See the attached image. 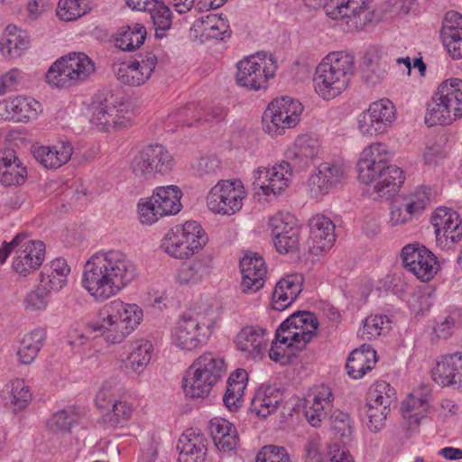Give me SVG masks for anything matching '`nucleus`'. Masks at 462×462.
<instances>
[{
    "mask_svg": "<svg viewBox=\"0 0 462 462\" xmlns=\"http://www.w3.org/2000/svg\"><path fill=\"white\" fill-rule=\"evenodd\" d=\"M135 265L121 250H99L84 263L81 286L93 299L101 303L116 297L135 278Z\"/></svg>",
    "mask_w": 462,
    "mask_h": 462,
    "instance_id": "nucleus-1",
    "label": "nucleus"
},
{
    "mask_svg": "<svg viewBox=\"0 0 462 462\" xmlns=\"http://www.w3.org/2000/svg\"><path fill=\"white\" fill-rule=\"evenodd\" d=\"M358 180L369 185L374 199H390L404 181L403 171L390 163V152L382 143H374L363 149L357 162Z\"/></svg>",
    "mask_w": 462,
    "mask_h": 462,
    "instance_id": "nucleus-2",
    "label": "nucleus"
},
{
    "mask_svg": "<svg viewBox=\"0 0 462 462\" xmlns=\"http://www.w3.org/2000/svg\"><path fill=\"white\" fill-rule=\"evenodd\" d=\"M143 319V309L135 304L113 300L103 305L97 317L87 324L89 332L103 338L108 346L123 343Z\"/></svg>",
    "mask_w": 462,
    "mask_h": 462,
    "instance_id": "nucleus-3",
    "label": "nucleus"
},
{
    "mask_svg": "<svg viewBox=\"0 0 462 462\" xmlns=\"http://www.w3.org/2000/svg\"><path fill=\"white\" fill-rule=\"evenodd\" d=\"M319 321L314 313L297 311L287 318L277 328L269 351V357L279 362L302 349L315 335Z\"/></svg>",
    "mask_w": 462,
    "mask_h": 462,
    "instance_id": "nucleus-4",
    "label": "nucleus"
},
{
    "mask_svg": "<svg viewBox=\"0 0 462 462\" xmlns=\"http://www.w3.org/2000/svg\"><path fill=\"white\" fill-rule=\"evenodd\" d=\"M353 74L354 59L351 55L343 51L330 52L316 67L314 90L324 100L333 99L347 88Z\"/></svg>",
    "mask_w": 462,
    "mask_h": 462,
    "instance_id": "nucleus-5",
    "label": "nucleus"
},
{
    "mask_svg": "<svg viewBox=\"0 0 462 462\" xmlns=\"http://www.w3.org/2000/svg\"><path fill=\"white\" fill-rule=\"evenodd\" d=\"M462 117V80H444L427 104L425 122L432 126L449 125Z\"/></svg>",
    "mask_w": 462,
    "mask_h": 462,
    "instance_id": "nucleus-6",
    "label": "nucleus"
},
{
    "mask_svg": "<svg viewBox=\"0 0 462 462\" xmlns=\"http://www.w3.org/2000/svg\"><path fill=\"white\" fill-rule=\"evenodd\" d=\"M208 235L197 221H186L167 231L161 248L169 256L187 260L198 254L208 243Z\"/></svg>",
    "mask_w": 462,
    "mask_h": 462,
    "instance_id": "nucleus-7",
    "label": "nucleus"
},
{
    "mask_svg": "<svg viewBox=\"0 0 462 462\" xmlns=\"http://www.w3.org/2000/svg\"><path fill=\"white\" fill-rule=\"evenodd\" d=\"M214 319L208 310L183 314L171 330V343L184 352L202 347L208 340L214 328Z\"/></svg>",
    "mask_w": 462,
    "mask_h": 462,
    "instance_id": "nucleus-8",
    "label": "nucleus"
},
{
    "mask_svg": "<svg viewBox=\"0 0 462 462\" xmlns=\"http://www.w3.org/2000/svg\"><path fill=\"white\" fill-rule=\"evenodd\" d=\"M309 5L322 6L326 14L346 24L349 31L362 30L375 15L373 0H305Z\"/></svg>",
    "mask_w": 462,
    "mask_h": 462,
    "instance_id": "nucleus-9",
    "label": "nucleus"
},
{
    "mask_svg": "<svg viewBox=\"0 0 462 462\" xmlns=\"http://www.w3.org/2000/svg\"><path fill=\"white\" fill-rule=\"evenodd\" d=\"M181 198L182 191L176 185L155 188L152 196L140 199L137 203L140 222L151 226L163 217L177 215L182 208Z\"/></svg>",
    "mask_w": 462,
    "mask_h": 462,
    "instance_id": "nucleus-10",
    "label": "nucleus"
},
{
    "mask_svg": "<svg viewBox=\"0 0 462 462\" xmlns=\"http://www.w3.org/2000/svg\"><path fill=\"white\" fill-rule=\"evenodd\" d=\"M95 70L90 58L83 52H71L58 59L48 69L46 80L59 88L85 81Z\"/></svg>",
    "mask_w": 462,
    "mask_h": 462,
    "instance_id": "nucleus-11",
    "label": "nucleus"
},
{
    "mask_svg": "<svg viewBox=\"0 0 462 462\" xmlns=\"http://www.w3.org/2000/svg\"><path fill=\"white\" fill-rule=\"evenodd\" d=\"M236 81L250 90L266 89L268 81L274 78L278 69L272 54L257 52L239 60L236 64Z\"/></svg>",
    "mask_w": 462,
    "mask_h": 462,
    "instance_id": "nucleus-12",
    "label": "nucleus"
},
{
    "mask_svg": "<svg viewBox=\"0 0 462 462\" xmlns=\"http://www.w3.org/2000/svg\"><path fill=\"white\" fill-rule=\"evenodd\" d=\"M246 198L247 191L240 180H221L209 189L206 202L212 213L233 216L242 209Z\"/></svg>",
    "mask_w": 462,
    "mask_h": 462,
    "instance_id": "nucleus-13",
    "label": "nucleus"
},
{
    "mask_svg": "<svg viewBox=\"0 0 462 462\" xmlns=\"http://www.w3.org/2000/svg\"><path fill=\"white\" fill-rule=\"evenodd\" d=\"M89 111V121L98 131H117L132 125V106L127 101L117 100L115 104L94 101Z\"/></svg>",
    "mask_w": 462,
    "mask_h": 462,
    "instance_id": "nucleus-14",
    "label": "nucleus"
},
{
    "mask_svg": "<svg viewBox=\"0 0 462 462\" xmlns=\"http://www.w3.org/2000/svg\"><path fill=\"white\" fill-rule=\"evenodd\" d=\"M14 255L12 270L21 277L35 273L45 260V244L41 240L30 239L24 234H17L12 240Z\"/></svg>",
    "mask_w": 462,
    "mask_h": 462,
    "instance_id": "nucleus-15",
    "label": "nucleus"
},
{
    "mask_svg": "<svg viewBox=\"0 0 462 462\" xmlns=\"http://www.w3.org/2000/svg\"><path fill=\"white\" fill-rule=\"evenodd\" d=\"M396 119L395 106L383 98L371 103L357 117V129L363 136L376 137L386 134Z\"/></svg>",
    "mask_w": 462,
    "mask_h": 462,
    "instance_id": "nucleus-16",
    "label": "nucleus"
},
{
    "mask_svg": "<svg viewBox=\"0 0 462 462\" xmlns=\"http://www.w3.org/2000/svg\"><path fill=\"white\" fill-rule=\"evenodd\" d=\"M175 165L172 154L162 145H149L140 151L131 162L134 174L139 178L148 180L155 174H166Z\"/></svg>",
    "mask_w": 462,
    "mask_h": 462,
    "instance_id": "nucleus-17",
    "label": "nucleus"
},
{
    "mask_svg": "<svg viewBox=\"0 0 462 462\" xmlns=\"http://www.w3.org/2000/svg\"><path fill=\"white\" fill-rule=\"evenodd\" d=\"M347 167L339 162H322L310 176L308 190L311 198L320 199L346 182Z\"/></svg>",
    "mask_w": 462,
    "mask_h": 462,
    "instance_id": "nucleus-18",
    "label": "nucleus"
},
{
    "mask_svg": "<svg viewBox=\"0 0 462 462\" xmlns=\"http://www.w3.org/2000/svg\"><path fill=\"white\" fill-rule=\"evenodd\" d=\"M404 268L419 280L429 282L437 274L439 263L435 254L420 244H410L402 250Z\"/></svg>",
    "mask_w": 462,
    "mask_h": 462,
    "instance_id": "nucleus-19",
    "label": "nucleus"
},
{
    "mask_svg": "<svg viewBox=\"0 0 462 462\" xmlns=\"http://www.w3.org/2000/svg\"><path fill=\"white\" fill-rule=\"evenodd\" d=\"M273 245L280 254H288L298 249L300 244V226L294 216L279 212L270 217Z\"/></svg>",
    "mask_w": 462,
    "mask_h": 462,
    "instance_id": "nucleus-20",
    "label": "nucleus"
},
{
    "mask_svg": "<svg viewBox=\"0 0 462 462\" xmlns=\"http://www.w3.org/2000/svg\"><path fill=\"white\" fill-rule=\"evenodd\" d=\"M438 245L450 249L462 239V218L450 208H438L431 216Z\"/></svg>",
    "mask_w": 462,
    "mask_h": 462,
    "instance_id": "nucleus-21",
    "label": "nucleus"
},
{
    "mask_svg": "<svg viewBox=\"0 0 462 462\" xmlns=\"http://www.w3.org/2000/svg\"><path fill=\"white\" fill-rule=\"evenodd\" d=\"M291 177V167L289 162L283 161L271 167H258L254 171V183L263 195L275 197L290 186Z\"/></svg>",
    "mask_w": 462,
    "mask_h": 462,
    "instance_id": "nucleus-22",
    "label": "nucleus"
},
{
    "mask_svg": "<svg viewBox=\"0 0 462 462\" xmlns=\"http://www.w3.org/2000/svg\"><path fill=\"white\" fill-rule=\"evenodd\" d=\"M42 113V105L26 95L11 96L0 100V120L29 123Z\"/></svg>",
    "mask_w": 462,
    "mask_h": 462,
    "instance_id": "nucleus-23",
    "label": "nucleus"
},
{
    "mask_svg": "<svg viewBox=\"0 0 462 462\" xmlns=\"http://www.w3.org/2000/svg\"><path fill=\"white\" fill-rule=\"evenodd\" d=\"M270 342V332L260 326H245L236 336L235 344L242 356L250 360H261L265 356Z\"/></svg>",
    "mask_w": 462,
    "mask_h": 462,
    "instance_id": "nucleus-24",
    "label": "nucleus"
},
{
    "mask_svg": "<svg viewBox=\"0 0 462 462\" xmlns=\"http://www.w3.org/2000/svg\"><path fill=\"white\" fill-rule=\"evenodd\" d=\"M156 64L157 57L152 52H147L134 60L119 64L116 75L122 84L142 86L151 78Z\"/></svg>",
    "mask_w": 462,
    "mask_h": 462,
    "instance_id": "nucleus-25",
    "label": "nucleus"
},
{
    "mask_svg": "<svg viewBox=\"0 0 462 462\" xmlns=\"http://www.w3.org/2000/svg\"><path fill=\"white\" fill-rule=\"evenodd\" d=\"M333 393L328 386L318 385L305 397L303 412L308 422L319 427L332 409Z\"/></svg>",
    "mask_w": 462,
    "mask_h": 462,
    "instance_id": "nucleus-26",
    "label": "nucleus"
},
{
    "mask_svg": "<svg viewBox=\"0 0 462 462\" xmlns=\"http://www.w3.org/2000/svg\"><path fill=\"white\" fill-rule=\"evenodd\" d=\"M214 270V260L210 254H200L183 263L174 275L180 286L193 287L208 281Z\"/></svg>",
    "mask_w": 462,
    "mask_h": 462,
    "instance_id": "nucleus-27",
    "label": "nucleus"
},
{
    "mask_svg": "<svg viewBox=\"0 0 462 462\" xmlns=\"http://www.w3.org/2000/svg\"><path fill=\"white\" fill-rule=\"evenodd\" d=\"M74 148L69 142L60 141L52 145L35 144L32 153L36 162L47 170H57L69 162Z\"/></svg>",
    "mask_w": 462,
    "mask_h": 462,
    "instance_id": "nucleus-28",
    "label": "nucleus"
},
{
    "mask_svg": "<svg viewBox=\"0 0 462 462\" xmlns=\"http://www.w3.org/2000/svg\"><path fill=\"white\" fill-rule=\"evenodd\" d=\"M240 268L244 292H255L263 287L267 269L262 256L254 253L246 254L240 261Z\"/></svg>",
    "mask_w": 462,
    "mask_h": 462,
    "instance_id": "nucleus-29",
    "label": "nucleus"
},
{
    "mask_svg": "<svg viewBox=\"0 0 462 462\" xmlns=\"http://www.w3.org/2000/svg\"><path fill=\"white\" fill-rule=\"evenodd\" d=\"M310 247L313 254H319L329 250L335 241V225L324 215H315L310 220Z\"/></svg>",
    "mask_w": 462,
    "mask_h": 462,
    "instance_id": "nucleus-30",
    "label": "nucleus"
},
{
    "mask_svg": "<svg viewBox=\"0 0 462 462\" xmlns=\"http://www.w3.org/2000/svg\"><path fill=\"white\" fill-rule=\"evenodd\" d=\"M431 390L427 385L414 389L402 403L403 418L411 425H417L430 409Z\"/></svg>",
    "mask_w": 462,
    "mask_h": 462,
    "instance_id": "nucleus-31",
    "label": "nucleus"
},
{
    "mask_svg": "<svg viewBox=\"0 0 462 462\" xmlns=\"http://www.w3.org/2000/svg\"><path fill=\"white\" fill-rule=\"evenodd\" d=\"M126 356L122 358L125 371L127 374L141 375L149 365L152 352V343L145 338L131 341L125 346Z\"/></svg>",
    "mask_w": 462,
    "mask_h": 462,
    "instance_id": "nucleus-32",
    "label": "nucleus"
},
{
    "mask_svg": "<svg viewBox=\"0 0 462 462\" xmlns=\"http://www.w3.org/2000/svg\"><path fill=\"white\" fill-rule=\"evenodd\" d=\"M303 277L300 274H289L280 279L273 291L271 306L277 311L290 307L302 291Z\"/></svg>",
    "mask_w": 462,
    "mask_h": 462,
    "instance_id": "nucleus-33",
    "label": "nucleus"
},
{
    "mask_svg": "<svg viewBox=\"0 0 462 462\" xmlns=\"http://www.w3.org/2000/svg\"><path fill=\"white\" fill-rule=\"evenodd\" d=\"M432 377L439 384L462 388V352L442 356L432 370Z\"/></svg>",
    "mask_w": 462,
    "mask_h": 462,
    "instance_id": "nucleus-34",
    "label": "nucleus"
},
{
    "mask_svg": "<svg viewBox=\"0 0 462 462\" xmlns=\"http://www.w3.org/2000/svg\"><path fill=\"white\" fill-rule=\"evenodd\" d=\"M30 46L28 33L14 24L7 25L0 38V54L6 60L22 57Z\"/></svg>",
    "mask_w": 462,
    "mask_h": 462,
    "instance_id": "nucleus-35",
    "label": "nucleus"
},
{
    "mask_svg": "<svg viewBox=\"0 0 462 462\" xmlns=\"http://www.w3.org/2000/svg\"><path fill=\"white\" fill-rule=\"evenodd\" d=\"M2 398L5 406L17 413L29 406L32 400V393L24 379L14 378L5 385Z\"/></svg>",
    "mask_w": 462,
    "mask_h": 462,
    "instance_id": "nucleus-36",
    "label": "nucleus"
},
{
    "mask_svg": "<svg viewBox=\"0 0 462 462\" xmlns=\"http://www.w3.org/2000/svg\"><path fill=\"white\" fill-rule=\"evenodd\" d=\"M178 462H202L206 455V439L193 429L185 430L179 439Z\"/></svg>",
    "mask_w": 462,
    "mask_h": 462,
    "instance_id": "nucleus-37",
    "label": "nucleus"
},
{
    "mask_svg": "<svg viewBox=\"0 0 462 462\" xmlns=\"http://www.w3.org/2000/svg\"><path fill=\"white\" fill-rule=\"evenodd\" d=\"M320 142L318 138L302 134L299 135L293 144L287 150V158L299 166H308L319 156Z\"/></svg>",
    "mask_w": 462,
    "mask_h": 462,
    "instance_id": "nucleus-38",
    "label": "nucleus"
},
{
    "mask_svg": "<svg viewBox=\"0 0 462 462\" xmlns=\"http://www.w3.org/2000/svg\"><path fill=\"white\" fill-rule=\"evenodd\" d=\"M47 332L43 328H35L25 333L19 341L16 351L21 365H31L38 356L46 340Z\"/></svg>",
    "mask_w": 462,
    "mask_h": 462,
    "instance_id": "nucleus-39",
    "label": "nucleus"
},
{
    "mask_svg": "<svg viewBox=\"0 0 462 462\" xmlns=\"http://www.w3.org/2000/svg\"><path fill=\"white\" fill-rule=\"evenodd\" d=\"M282 396V392L276 387L261 386L251 402V411L258 417L266 418L277 410Z\"/></svg>",
    "mask_w": 462,
    "mask_h": 462,
    "instance_id": "nucleus-40",
    "label": "nucleus"
},
{
    "mask_svg": "<svg viewBox=\"0 0 462 462\" xmlns=\"http://www.w3.org/2000/svg\"><path fill=\"white\" fill-rule=\"evenodd\" d=\"M70 267L64 258H56L41 272V284L51 291H59L68 282Z\"/></svg>",
    "mask_w": 462,
    "mask_h": 462,
    "instance_id": "nucleus-41",
    "label": "nucleus"
},
{
    "mask_svg": "<svg viewBox=\"0 0 462 462\" xmlns=\"http://www.w3.org/2000/svg\"><path fill=\"white\" fill-rule=\"evenodd\" d=\"M376 362V352L363 345L351 352L346 365L347 374L354 379H360L374 367Z\"/></svg>",
    "mask_w": 462,
    "mask_h": 462,
    "instance_id": "nucleus-42",
    "label": "nucleus"
},
{
    "mask_svg": "<svg viewBox=\"0 0 462 462\" xmlns=\"http://www.w3.org/2000/svg\"><path fill=\"white\" fill-rule=\"evenodd\" d=\"M209 429L216 447L221 451L234 450L238 444V435L235 426L223 418H214Z\"/></svg>",
    "mask_w": 462,
    "mask_h": 462,
    "instance_id": "nucleus-43",
    "label": "nucleus"
},
{
    "mask_svg": "<svg viewBox=\"0 0 462 462\" xmlns=\"http://www.w3.org/2000/svg\"><path fill=\"white\" fill-rule=\"evenodd\" d=\"M190 366L216 384L226 372L225 360L212 352L203 353Z\"/></svg>",
    "mask_w": 462,
    "mask_h": 462,
    "instance_id": "nucleus-44",
    "label": "nucleus"
},
{
    "mask_svg": "<svg viewBox=\"0 0 462 462\" xmlns=\"http://www.w3.org/2000/svg\"><path fill=\"white\" fill-rule=\"evenodd\" d=\"M247 380L248 374L244 369H237L229 375L226 391L223 397V402L228 410L236 411L242 405Z\"/></svg>",
    "mask_w": 462,
    "mask_h": 462,
    "instance_id": "nucleus-45",
    "label": "nucleus"
},
{
    "mask_svg": "<svg viewBox=\"0 0 462 462\" xmlns=\"http://www.w3.org/2000/svg\"><path fill=\"white\" fill-rule=\"evenodd\" d=\"M135 406L125 398H119L102 414L104 422L114 429L125 428L133 419Z\"/></svg>",
    "mask_w": 462,
    "mask_h": 462,
    "instance_id": "nucleus-46",
    "label": "nucleus"
},
{
    "mask_svg": "<svg viewBox=\"0 0 462 462\" xmlns=\"http://www.w3.org/2000/svg\"><path fill=\"white\" fill-rule=\"evenodd\" d=\"M80 417L79 410L73 406L58 411L47 420L46 430L54 435L67 434L79 424Z\"/></svg>",
    "mask_w": 462,
    "mask_h": 462,
    "instance_id": "nucleus-47",
    "label": "nucleus"
},
{
    "mask_svg": "<svg viewBox=\"0 0 462 462\" xmlns=\"http://www.w3.org/2000/svg\"><path fill=\"white\" fill-rule=\"evenodd\" d=\"M147 32L141 23L121 27L115 35V45L125 51L139 49L144 42Z\"/></svg>",
    "mask_w": 462,
    "mask_h": 462,
    "instance_id": "nucleus-48",
    "label": "nucleus"
},
{
    "mask_svg": "<svg viewBox=\"0 0 462 462\" xmlns=\"http://www.w3.org/2000/svg\"><path fill=\"white\" fill-rule=\"evenodd\" d=\"M215 385L191 366L187 369L182 381L184 393L191 399L207 397Z\"/></svg>",
    "mask_w": 462,
    "mask_h": 462,
    "instance_id": "nucleus-49",
    "label": "nucleus"
},
{
    "mask_svg": "<svg viewBox=\"0 0 462 462\" xmlns=\"http://www.w3.org/2000/svg\"><path fill=\"white\" fill-rule=\"evenodd\" d=\"M278 103L273 100L263 115V128L271 136L282 135L286 129L294 125L285 118L286 115L279 109Z\"/></svg>",
    "mask_w": 462,
    "mask_h": 462,
    "instance_id": "nucleus-50",
    "label": "nucleus"
},
{
    "mask_svg": "<svg viewBox=\"0 0 462 462\" xmlns=\"http://www.w3.org/2000/svg\"><path fill=\"white\" fill-rule=\"evenodd\" d=\"M391 328V320L386 315H371L365 319L358 337L363 340H372L386 334Z\"/></svg>",
    "mask_w": 462,
    "mask_h": 462,
    "instance_id": "nucleus-51",
    "label": "nucleus"
},
{
    "mask_svg": "<svg viewBox=\"0 0 462 462\" xmlns=\"http://www.w3.org/2000/svg\"><path fill=\"white\" fill-rule=\"evenodd\" d=\"M207 39H223L228 32L227 20L220 15L208 14L195 23Z\"/></svg>",
    "mask_w": 462,
    "mask_h": 462,
    "instance_id": "nucleus-52",
    "label": "nucleus"
},
{
    "mask_svg": "<svg viewBox=\"0 0 462 462\" xmlns=\"http://www.w3.org/2000/svg\"><path fill=\"white\" fill-rule=\"evenodd\" d=\"M202 108L195 103L188 104L187 106L177 109L171 113L166 120V125L170 131L174 129L171 125H192L201 120Z\"/></svg>",
    "mask_w": 462,
    "mask_h": 462,
    "instance_id": "nucleus-53",
    "label": "nucleus"
},
{
    "mask_svg": "<svg viewBox=\"0 0 462 462\" xmlns=\"http://www.w3.org/2000/svg\"><path fill=\"white\" fill-rule=\"evenodd\" d=\"M51 291L42 285L29 291L23 300V307L28 313H42L50 303Z\"/></svg>",
    "mask_w": 462,
    "mask_h": 462,
    "instance_id": "nucleus-54",
    "label": "nucleus"
},
{
    "mask_svg": "<svg viewBox=\"0 0 462 462\" xmlns=\"http://www.w3.org/2000/svg\"><path fill=\"white\" fill-rule=\"evenodd\" d=\"M89 11L88 0H60L56 14L60 20L71 22L82 17Z\"/></svg>",
    "mask_w": 462,
    "mask_h": 462,
    "instance_id": "nucleus-55",
    "label": "nucleus"
},
{
    "mask_svg": "<svg viewBox=\"0 0 462 462\" xmlns=\"http://www.w3.org/2000/svg\"><path fill=\"white\" fill-rule=\"evenodd\" d=\"M431 189L426 186L418 187L416 189L402 198L406 210L413 217L420 215L431 199Z\"/></svg>",
    "mask_w": 462,
    "mask_h": 462,
    "instance_id": "nucleus-56",
    "label": "nucleus"
},
{
    "mask_svg": "<svg viewBox=\"0 0 462 462\" xmlns=\"http://www.w3.org/2000/svg\"><path fill=\"white\" fill-rule=\"evenodd\" d=\"M396 392L391 384L385 381H377L368 390L366 401L390 407L395 400Z\"/></svg>",
    "mask_w": 462,
    "mask_h": 462,
    "instance_id": "nucleus-57",
    "label": "nucleus"
},
{
    "mask_svg": "<svg viewBox=\"0 0 462 462\" xmlns=\"http://www.w3.org/2000/svg\"><path fill=\"white\" fill-rule=\"evenodd\" d=\"M148 12L155 27L156 37L162 38L172 23L170 8L163 2L158 1Z\"/></svg>",
    "mask_w": 462,
    "mask_h": 462,
    "instance_id": "nucleus-58",
    "label": "nucleus"
},
{
    "mask_svg": "<svg viewBox=\"0 0 462 462\" xmlns=\"http://www.w3.org/2000/svg\"><path fill=\"white\" fill-rule=\"evenodd\" d=\"M389 411L390 407H383L380 404L376 405L366 401L367 426L371 431L377 432L384 426Z\"/></svg>",
    "mask_w": 462,
    "mask_h": 462,
    "instance_id": "nucleus-59",
    "label": "nucleus"
},
{
    "mask_svg": "<svg viewBox=\"0 0 462 462\" xmlns=\"http://www.w3.org/2000/svg\"><path fill=\"white\" fill-rule=\"evenodd\" d=\"M333 430L342 439L349 438L354 430V421L350 416L339 410L334 411L330 415Z\"/></svg>",
    "mask_w": 462,
    "mask_h": 462,
    "instance_id": "nucleus-60",
    "label": "nucleus"
},
{
    "mask_svg": "<svg viewBox=\"0 0 462 462\" xmlns=\"http://www.w3.org/2000/svg\"><path fill=\"white\" fill-rule=\"evenodd\" d=\"M116 393V386L113 382L106 381L101 384L96 393L95 404L102 414L113 405L114 402L117 401Z\"/></svg>",
    "mask_w": 462,
    "mask_h": 462,
    "instance_id": "nucleus-61",
    "label": "nucleus"
},
{
    "mask_svg": "<svg viewBox=\"0 0 462 462\" xmlns=\"http://www.w3.org/2000/svg\"><path fill=\"white\" fill-rule=\"evenodd\" d=\"M275 101L279 105L278 108L282 109V112L286 115L285 118L296 126L300 122V116L303 111L301 103L287 96L275 98Z\"/></svg>",
    "mask_w": 462,
    "mask_h": 462,
    "instance_id": "nucleus-62",
    "label": "nucleus"
},
{
    "mask_svg": "<svg viewBox=\"0 0 462 462\" xmlns=\"http://www.w3.org/2000/svg\"><path fill=\"white\" fill-rule=\"evenodd\" d=\"M454 33L458 38L462 37V14L455 11H449L444 16L440 37L448 38Z\"/></svg>",
    "mask_w": 462,
    "mask_h": 462,
    "instance_id": "nucleus-63",
    "label": "nucleus"
},
{
    "mask_svg": "<svg viewBox=\"0 0 462 462\" xmlns=\"http://www.w3.org/2000/svg\"><path fill=\"white\" fill-rule=\"evenodd\" d=\"M255 462H291V459L283 447L268 445L257 453Z\"/></svg>",
    "mask_w": 462,
    "mask_h": 462,
    "instance_id": "nucleus-64",
    "label": "nucleus"
}]
</instances>
